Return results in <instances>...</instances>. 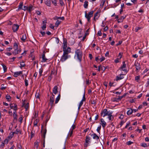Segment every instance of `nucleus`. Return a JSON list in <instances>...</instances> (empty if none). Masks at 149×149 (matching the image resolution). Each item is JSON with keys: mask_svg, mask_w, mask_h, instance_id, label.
<instances>
[{"mask_svg": "<svg viewBox=\"0 0 149 149\" xmlns=\"http://www.w3.org/2000/svg\"><path fill=\"white\" fill-rule=\"evenodd\" d=\"M75 56H76L77 59L80 62L81 61L83 56L82 52L79 49H77L75 52Z\"/></svg>", "mask_w": 149, "mask_h": 149, "instance_id": "1", "label": "nucleus"}, {"mask_svg": "<svg viewBox=\"0 0 149 149\" xmlns=\"http://www.w3.org/2000/svg\"><path fill=\"white\" fill-rule=\"evenodd\" d=\"M112 112L109 111H108L107 109H104L101 112V114L103 117H104L107 116H109L111 114Z\"/></svg>", "mask_w": 149, "mask_h": 149, "instance_id": "2", "label": "nucleus"}, {"mask_svg": "<svg viewBox=\"0 0 149 149\" xmlns=\"http://www.w3.org/2000/svg\"><path fill=\"white\" fill-rule=\"evenodd\" d=\"M93 11H91L88 14L86 11H85V17L87 19V20L88 22H90L91 18L93 16Z\"/></svg>", "mask_w": 149, "mask_h": 149, "instance_id": "3", "label": "nucleus"}, {"mask_svg": "<svg viewBox=\"0 0 149 149\" xmlns=\"http://www.w3.org/2000/svg\"><path fill=\"white\" fill-rule=\"evenodd\" d=\"M91 137L86 136V137L85 143L84 144V146L85 147H87L88 146V144L90 142Z\"/></svg>", "mask_w": 149, "mask_h": 149, "instance_id": "4", "label": "nucleus"}, {"mask_svg": "<svg viewBox=\"0 0 149 149\" xmlns=\"http://www.w3.org/2000/svg\"><path fill=\"white\" fill-rule=\"evenodd\" d=\"M68 55L63 54L60 59V61L62 62H63L65 61L67 59H68Z\"/></svg>", "mask_w": 149, "mask_h": 149, "instance_id": "5", "label": "nucleus"}, {"mask_svg": "<svg viewBox=\"0 0 149 149\" xmlns=\"http://www.w3.org/2000/svg\"><path fill=\"white\" fill-rule=\"evenodd\" d=\"M134 65L135 66L136 69V71L138 72L141 69V66L140 64L138 62H137L136 63L135 62Z\"/></svg>", "mask_w": 149, "mask_h": 149, "instance_id": "6", "label": "nucleus"}, {"mask_svg": "<svg viewBox=\"0 0 149 149\" xmlns=\"http://www.w3.org/2000/svg\"><path fill=\"white\" fill-rule=\"evenodd\" d=\"M120 69L122 70L123 71L125 72H127V69H126V65L125 61L123 62V65L120 67Z\"/></svg>", "mask_w": 149, "mask_h": 149, "instance_id": "7", "label": "nucleus"}, {"mask_svg": "<svg viewBox=\"0 0 149 149\" xmlns=\"http://www.w3.org/2000/svg\"><path fill=\"white\" fill-rule=\"evenodd\" d=\"M63 54L68 55V54L71 52V49L68 47L67 49H64L63 50Z\"/></svg>", "mask_w": 149, "mask_h": 149, "instance_id": "8", "label": "nucleus"}, {"mask_svg": "<svg viewBox=\"0 0 149 149\" xmlns=\"http://www.w3.org/2000/svg\"><path fill=\"white\" fill-rule=\"evenodd\" d=\"M54 98L50 97L49 104L50 105L51 107L54 106Z\"/></svg>", "mask_w": 149, "mask_h": 149, "instance_id": "9", "label": "nucleus"}, {"mask_svg": "<svg viewBox=\"0 0 149 149\" xmlns=\"http://www.w3.org/2000/svg\"><path fill=\"white\" fill-rule=\"evenodd\" d=\"M19 26L17 24H14L12 27V29L14 32H16L18 29Z\"/></svg>", "mask_w": 149, "mask_h": 149, "instance_id": "10", "label": "nucleus"}, {"mask_svg": "<svg viewBox=\"0 0 149 149\" xmlns=\"http://www.w3.org/2000/svg\"><path fill=\"white\" fill-rule=\"evenodd\" d=\"M124 74H121L120 75L117 76L116 77V81H118L123 79L124 78L123 75Z\"/></svg>", "mask_w": 149, "mask_h": 149, "instance_id": "11", "label": "nucleus"}, {"mask_svg": "<svg viewBox=\"0 0 149 149\" xmlns=\"http://www.w3.org/2000/svg\"><path fill=\"white\" fill-rule=\"evenodd\" d=\"M22 74V71H20L19 72H15L14 74V76L15 77H17L19 75Z\"/></svg>", "mask_w": 149, "mask_h": 149, "instance_id": "12", "label": "nucleus"}, {"mask_svg": "<svg viewBox=\"0 0 149 149\" xmlns=\"http://www.w3.org/2000/svg\"><path fill=\"white\" fill-rule=\"evenodd\" d=\"M47 132V130L46 129H45L44 130V131L43 133V137L44 138V142L43 144V148L45 147V135Z\"/></svg>", "mask_w": 149, "mask_h": 149, "instance_id": "13", "label": "nucleus"}, {"mask_svg": "<svg viewBox=\"0 0 149 149\" xmlns=\"http://www.w3.org/2000/svg\"><path fill=\"white\" fill-rule=\"evenodd\" d=\"M128 110L127 112V114L128 116L131 115L133 112V110L131 108H127Z\"/></svg>", "mask_w": 149, "mask_h": 149, "instance_id": "14", "label": "nucleus"}, {"mask_svg": "<svg viewBox=\"0 0 149 149\" xmlns=\"http://www.w3.org/2000/svg\"><path fill=\"white\" fill-rule=\"evenodd\" d=\"M101 124L102 127L104 128L106 125V123L103 118H101L100 120Z\"/></svg>", "mask_w": 149, "mask_h": 149, "instance_id": "15", "label": "nucleus"}, {"mask_svg": "<svg viewBox=\"0 0 149 149\" xmlns=\"http://www.w3.org/2000/svg\"><path fill=\"white\" fill-rule=\"evenodd\" d=\"M91 136H93V138L94 139L98 140L99 139V137L95 133H94L91 135Z\"/></svg>", "mask_w": 149, "mask_h": 149, "instance_id": "16", "label": "nucleus"}, {"mask_svg": "<svg viewBox=\"0 0 149 149\" xmlns=\"http://www.w3.org/2000/svg\"><path fill=\"white\" fill-rule=\"evenodd\" d=\"M126 16H123L121 17L120 18L118 19V23L122 22L123 20V19L125 18Z\"/></svg>", "mask_w": 149, "mask_h": 149, "instance_id": "17", "label": "nucleus"}, {"mask_svg": "<svg viewBox=\"0 0 149 149\" xmlns=\"http://www.w3.org/2000/svg\"><path fill=\"white\" fill-rule=\"evenodd\" d=\"M42 60L41 61L42 62H45L47 60V59L45 57V54L44 53H43L42 54Z\"/></svg>", "mask_w": 149, "mask_h": 149, "instance_id": "18", "label": "nucleus"}, {"mask_svg": "<svg viewBox=\"0 0 149 149\" xmlns=\"http://www.w3.org/2000/svg\"><path fill=\"white\" fill-rule=\"evenodd\" d=\"M45 2L46 5L48 6H51V1L50 0H45Z\"/></svg>", "mask_w": 149, "mask_h": 149, "instance_id": "19", "label": "nucleus"}, {"mask_svg": "<svg viewBox=\"0 0 149 149\" xmlns=\"http://www.w3.org/2000/svg\"><path fill=\"white\" fill-rule=\"evenodd\" d=\"M58 87L57 86H55L53 90V92L54 94H56L58 92Z\"/></svg>", "mask_w": 149, "mask_h": 149, "instance_id": "20", "label": "nucleus"}, {"mask_svg": "<svg viewBox=\"0 0 149 149\" xmlns=\"http://www.w3.org/2000/svg\"><path fill=\"white\" fill-rule=\"evenodd\" d=\"M13 117L14 119L17 120V111H14L13 113Z\"/></svg>", "mask_w": 149, "mask_h": 149, "instance_id": "21", "label": "nucleus"}, {"mask_svg": "<svg viewBox=\"0 0 149 149\" xmlns=\"http://www.w3.org/2000/svg\"><path fill=\"white\" fill-rule=\"evenodd\" d=\"M98 12H97L94 15V19L95 20L96 19H98V17H99V16H98Z\"/></svg>", "mask_w": 149, "mask_h": 149, "instance_id": "22", "label": "nucleus"}, {"mask_svg": "<svg viewBox=\"0 0 149 149\" xmlns=\"http://www.w3.org/2000/svg\"><path fill=\"white\" fill-rule=\"evenodd\" d=\"M26 38V34H23L22 38H21V39L23 42H24L25 41Z\"/></svg>", "mask_w": 149, "mask_h": 149, "instance_id": "23", "label": "nucleus"}, {"mask_svg": "<svg viewBox=\"0 0 149 149\" xmlns=\"http://www.w3.org/2000/svg\"><path fill=\"white\" fill-rule=\"evenodd\" d=\"M60 97H61V95L60 94L59 95H58V96L56 98V100L55 101V104H57L58 103V102L59 101V100L60 99Z\"/></svg>", "mask_w": 149, "mask_h": 149, "instance_id": "24", "label": "nucleus"}, {"mask_svg": "<svg viewBox=\"0 0 149 149\" xmlns=\"http://www.w3.org/2000/svg\"><path fill=\"white\" fill-rule=\"evenodd\" d=\"M88 6V2L87 1H86L84 3V6L85 8H87Z\"/></svg>", "mask_w": 149, "mask_h": 149, "instance_id": "25", "label": "nucleus"}, {"mask_svg": "<svg viewBox=\"0 0 149 149\" xmlns=\"http://www.w3.org/2000/svg\"><path fill=\"white\" fill-rule=\"evenodd\" d=\"M6 98L8 102L10 101L11 97L9 95H7L6 96Z\"/></svg>", "mask_w": 149, "mask_h": 149, "instance_id": "26", "label": "nucleus"}, {"mask_svg": "<svg viewBox=\"0 0 149 149\" xmlns=\"http://www.w3.org/2000/svg\"><path fill=\"white\" fill-rule=\"evenodd\" d=\"M61 21L58 20H57L55 24V26L56 27H58V25L60 24Z\"/></svg>", "mask_w": 149, "mask_h": 149, "instance_id": "27", "label": "nucleus"}, {"mask_svg": "<svg viewBox=\"0 0 149 149\" xmlns=\"http://www.w3.org/2000/svg\"><path fill=\"white\" fill-rule=\"evenodd\" d=\"M83 102H84V101H82L81 100V101L80 102V103L79 104V106H78V110L79 111V110H80V108L82 106V105L83 104Z\"/></svg>", "mask_w": 149, "mask_h": 149, "instance_id": "28", "label": "nucleus"}, {"mask_svg": "<svg viewBox=\"0 0 149 149\" xmlns=\"http://www.w3.org/2000/svg\"><path fill=\"white\" fill-rule=\"evenodd\" d=\"M1 65H2L4 72H6L7 71V67L6 65H5L3 64H2Z\"/></svg>", "mask_w": 149, "mask_h": 149, "instance_id": "29", "label": "nucleus"}, {"mask_svg": "<svg viewBox=\"0 0 149 149\" xmlns=\"http://www.w3.org/2000/svg\"><path fill=\"white\" fill-rule=\"evenodd\" d=\"M39 143V142L37 141L34 143V146L36 147L37 149L38 147V143Z\"/></svg>", "mask_w": 149, "mask_h": 149, "instance_id": "30", "label": "nucleus"}, {"mask_svg": "<svg viewBox=\"0 0 149 149\" xmlns=\"http://www.w3.org/2000/svg\"><path fill=\"white\" fill-rule=\"evenodd\" d=\"M24 107L26 109V111H27L28 110V108L29 107V103H27L26 104L24 105Z\"/></svg>", "mask_w": 149, "mask_h": 149, "instance_id": "31", "label": "nucleus"}, {"mask_svg": "<svg viewBox=\"0 0 149 149\" xmlns=\"http://www.w3.org/2000/svg\"><path fill=\"white\" fill-rule=\"evenodd\" d=\"M140 76H136L135 77V80L137 82H138L139 80L140 79Z\"/></svg>", "mask_w": 149, "mask_h": 149, "instance_id": "32", "label": "nucleus"}, {"mask_svg": "<svg viewBox=\"0 0 149 149\" xmlns=\"http://www.w3.org/2000/svg\"><path fill=\"white\" fill-rule=\"evenodd\" d=\"M13 110H14V111H16L17 109V105L16 104H14V106L13 109Z\"/></svg>", "mask_w": 149, "mask_h": 149, "instance_id": "33", "label": "nucleus"}, {"mask_svg": "<svg viewBox=\"0 0 149 149\" xmlns=\"http://www.w3.org/2000/svg\"><path fill=\"white\" fill-rule=\"evenodd\" d=\"M18 45L17 44L16 42L14 43V48L15 49H18Z\"/></svg>", "mask_w": 149, "mask_h": 149, "instance_id": "34", "label": "nucleus"}, {"mask_svg": "<svg viewBox=\"0 0 149 149\" xmlns=\"http://www.w3.org/2000/svg\"><path fill=\"white\" fill-rule=\"evenodd\" d=\"M20 68H22V67H23L25 66V64L24 63V62L22 61V62H20Z\"/></svg>", "mask_w": 149, "mask_h": 149, "instance_id": "35", "label": "nucleus"}, {"mask_svg": "<svg viewBox=\"0 0 149 149\" xmlns=\"http://www.w3.org/2000/svg\"><path fill=\"white\" fill-rule=\"evenodd\" d=\"M21 132L22 131L18 129L16 130V131L15 132V134H17L19 133L20 134H21Z\"/></svg>", "mask_w": 149, "mask_h": 149, "instance_id": "36", "label": "nucleus"}, {"mask_svg": "<svg viewBox=\"0 0 149 149\" xmlns=\"http://www.w3.org/2000/svg\"><path fill=\"white\" fill-rule=\"evenodd\" d=\"M17 147L18 149H22V146L21 145V144L20 143H17Z\"/></svg>", "mask_w": 149, "mask_h": 149, "instance_id": "37", "label": "nucleus"}, {"mask_svg": "<svg viewBox=\"0 0 149 149\" xmlns=\"http://www.w3.org/2000/svg\"><path fill=\"white\" fill-rule=\"evenodd\" d=\"M32 7L33 6H32L28 7L27 10L29 12H31L32 11Z\"/></svg>", "mask_w": 149, "mask_h": 149, "instance_id": "38", "label": "nucleus"}, {"mask_svg": "<svg viewBox=\"0 0 149 149\" xmlns=\"http://www.w3.org/2000/svg\"><path fill=\"white\" fill-rule=\"evenodd\" d=\"M43 72V70H42V69L41 68L40 69H39V77H41L42 74V73Z\"/></svg>", "mask_w": 149, "mask_h": 149, "instance_id": "39", "label": "nucleus"}, {"mask_svg": "<svg viewBox=\"0 0 149 149\" xmlns=\"http://www.w3.org/2000/svg\"><path fill=\"white\" fill-rule=\"evenodd\" d=\"M38 122V120L37 119H36L34 122V126H37V124Z\"/></svg>", "mask_w": 149, "mask_h": 149, "instance_id": "40", "label": "nucleus"}, {"mask_svg": "<svg viewBox=\"0 0 149 149\" xmlns=\"http://www.w3.org/2000/svg\"><path fill=\"white\" fill-rule=\"evenodd\" d=\"M105 2V0H102L101 1V3L100 4V6L102 7H103L104 5V3Z\"/></svg>", "mask_w": 149, "mask_h": 149, "instance_id": "41", "label": "nucleus"}, {"mask_svg": "<svg viewBox=\"0 0 149 149\" xmlns=\"http://www.w3.org/2000/svg\"><path fill=\"white\" fill-rule=\"evenodd\" d=\"M52 2L54 6H56L57 5V4L56 0H52Z\"/></svg>", "mask_w": 149, "mask_h": 149, "instance_id": "42", "label": "nucleus"}, {"mask_svg": "<svg viewBox=\"0 0 149 149\" xmlns=\"http://www.w3.org/2000/svg\"><path fill=\"white\" fill-rule=\"evenodd\" d=\"M19 121L21 123H22V121L23 120V118H22V115H21L20 116V117L19 118Z\"/></svg>", "mask_w": 149, "mask_h": 149, "instance_id": "43", "label": "nucleus"}, {"mask_svg": "<svg viewBox=\"0 0 149 149\" xmlns=\"http://www.w3.org/2000/svg\"><path fill=\"white\" fill-rule=\"evenodd\" d=\"M67 40L65 38H63V45L67 44Z\"/></svg>", "mask_w": 149, "mask_h": 149, "instance_id": "44", "label": "nucleus"}, {"mask_svg": "<svg viewBox=\"0 0 149 149\" xmlns=\"http://www.w3.org/2000/svg\"><path fill=\"white\" fill-rule=\"evenodd\" d=\"M101 129V126L100 125L99 127H98L97 128V131L98 132L100 133V130Z\"/></svg>", "mask_w": 149, "mask_h": 149, "instance_id": "45", "label": "nucleus"}, {"mask_svg": "<svg viewBox=\"0 0 149 149\" xmlns=\"http://www.w3.org/2000/svg\"><path fill=\"white\" fill-rule=\"evenodd\" d=\"M141 29V27H136L135 29V31L136 32H137L138 31Z\"/></svg>", "mask_w": 149, "mask_h": 149, "instance_id": "46", "label": "nucleus"}, {"mask_svg": "<svg viewBox=\"0 0 149 149\" xmlns=\"http://www.w3.org/2000/svg\"><path fill=\"white\" fill-rule=\"evenodd\" d=\"M25 84L26 86H27L28 85V81L26 79L25 80Z\"/></svg>", "mask_w": 149, "mask_h": 149, "instance_id": "47", "label": "nucleus"}, {"mask_svg": "<svg viewBox=\"0 0 149 149\" xmlns=\"http://www.w3.org/2000/svg\"><path fill=\"white\" fill-rule=\"evenodd\" d=\"M4 85L3 84H2L1 85V90H3L5 89L6 88V87L4 86H3Z\"/></svg>", "mask_w": 149, "mask_h": 149, "instance_id": "48", "label": "nucleus"}, {"mask_svg": "<svg viewBox=\"0 0 149 149\" xmlns=\"http://www.w3.org/2000/svg\"><path fill=\"white\" fill-rule=\"evenodd\" d=\"M133 142H132L130 141H128L126 142V144L128 145H131L132 144H133Z\"/></svg>", "mask_w": 149, "mask_h": 149, "instance_id": "49", "label": "nucleus"}, {"mask_svg": "<svg viewBox=\"0 0 149 149\" xmlns=\"http://www.w3.org/2000/svg\"><path fill=\"white\" fill-rule=\"evenodd\" d=\"M112 101L113 102H118L119 100L118 98H113L112 99Z\"/></svg>", "mask_w": 149, "mask_h": 149, "instance_id": "50", "label": "nucleus"}, {"mask_svg": "<svg viewBox=\"0 0 149 149\" xmlns=\"http://www.w3.org/2000/svg\"><path fill=\"white\" fill-rule=\"evenodd\" d=\"M141 146L142 147H145L147 146L146 143H142L141 144Z\"/></svg>", "mask_w": 149, "mask_h": 149, "instance_id": "51", "label": "nucleus"}, {"mask_svg": "<svg viewBox=\"0 0 149 149\" xmlns=\"http://www.w3.org/2000/svg\"><path fill=\"white\" fill-rule=\"evenodd\" d=\"M22 6H23V3H20V4L19 5V9H22Z\"/></svg>", "mask_w": 149, "mask_h": 149, "instance_id": "52", "label": "nucleus"}, {"mask_svg": "<svg viewBox=\"0 0 149 149\" xmlns=\"http://www.w3.org/2000/svg\"><path fill=\"white\" fill-rule=\"evenodd\" d=\"M35 96L37 98L40 99V95L38 93H36Z\"/></svg>", "mask_w": 149, "mask_h": 149, "instance_id": "53", "label": "nucleus"}, {"mask_svg": "<svg viewBox=\"0 0 149 149\" xmlns=\"http://www.w3.org/2000/svg\"><path fill=\"white\" fill-rule=\"evenodd\" d=\"M59 3L61 6H63L64 5V3L62 0H59Z\"/></svg>", "mask_w": 149, "mask_h": 149, "instance_id": "54", "label": "nucleus"}, {"mask_svg": "<svg viewBox=\"0 0 149 149\" xmlns=\"http://www.w3.org/2000/svg\"><path fill=\"white\" fill-rule=\"evenodd\" d=\"M56 17L57 19H61L62 20H64V18L63 17Z\"/></svg>", "mask_w": 149, "mask_h": 149, "instance_id": "55", "label": "nucleus"}, {"mask_svg": "<svg viewBox=\"0 0 149 149\" xmlns=\"http://www.w3.org/2000/svg\"><path fill=\"white\" fill-rule=\"evenodd\" d=\"M46 24L43 25L42 26L41 28L42 29V30H44L45 29L46 27Z\"/></svg>", "mask_w": 149, "mask_h": 149, "instance_id": "56", "label": "nucleus"}, {"mask_svg": "<svg viewBox=\"0 0 149 149\" xmlns=\"http://www.w3.org/2000/svg\"><path fill=\"white\" fill-rule=\"evenodd\" d=\"M112 112L111 113V114H110L108 116V118L109 120H111V117L112 116Z\"/></svg>", "mask_w": 149, "mask_h": 149, "instance_id": "57", "label": "nucleus"}, {"mask_svg": "<svg viewBox=\"0 0 149 149\" xmlns=\"http://www.w3.org/2000/svg\"><path fill=\"white\" fill-rule=\"evenodd\" d=\"M105 59V57H104L102 56L101 57L100 59V60L101 62H102Z\"/></svg>", "mask_w": 149, "mask_h": 149, "instance_id": "58", "label": "nucleus"}, {"mask_svg": "<svg viewBox=\"0 0 149 149\" xmlns=\"http://www.w3.org/2000/svg\"><path fill=\"white\" fill-rule=\"evenodd\" d=\"M106 68H107V67H105V66H102L101 67V70L104 71L106 69Z\"/></svg>", "mask_w": 149, "mask_h": 149, "instance_id": "59", "label": "nucleus"}, {"mask_svg": "<svg viewBox=\"0 0 149 149\" xmlns=\"http://www.w3.org/2000/svg\"><path fill=\"white\" fill-rule=\"evenodd\" d=\"M86 100V99L85 98V94L84 93V94L83 96V98L81 100L82 101H84Z\"/></svg>", "mask_w": 149, "mask_h": 149, "instance_id": "60", "label": "nucleus"}, {"mask_svg": "<svg viewBox=\"0 0 149 149\" xmlns=\"http://www.w3.org/2000/svg\"><path fill=\"white\" fill-rule=\"evenodd\" d=\"M67 44L66 45H63V50H64V49H67Z\"/></svg>", "mask_w": 149, "mask_h": 149, "instance_id": "61", "label": "nucleus"}, {"mask_svg": "<svg viewBox=\"0 0 149 149\" xmlns=\"http://www.w3.org/2000/svg\"><path fill=\"white\" fill-rule=\"evenodd\" d=\"M21 51V50L20 49H17V53L16 54H18Z\"/></svg>", "mask_w": 149, "mask_h": 149, "instance_id": "62", "label": "nucleus"}, {"mask_svg": "<svg viewBox=\"0 0 149 149\" xmlns=\"http://www.w3.org/2000/svg\"><path fill=\"white\" fill-rule=\"evenodd\" d=\"M97 34L99 36H101L102 35L101 31H98Z\"/></svg>", "mask_w": 149, "mask_h": 149, "instance_id": "63", "label": "nucleus"}, {"mask_svg": "<svg viewBox=\"0 0 149 149\" xmlns=\"http://www.w3.org/2000/svg\"><path fill=\"white\" fill-rule=\"evenodd\" d=\"M12 49V48L11 47H8L6 49V51L7 52H9Z\"/></svg>", "mask_w": 149, "mask_h": 149, "instance_id": "64", "label": "nucleus"}]
</instances>
